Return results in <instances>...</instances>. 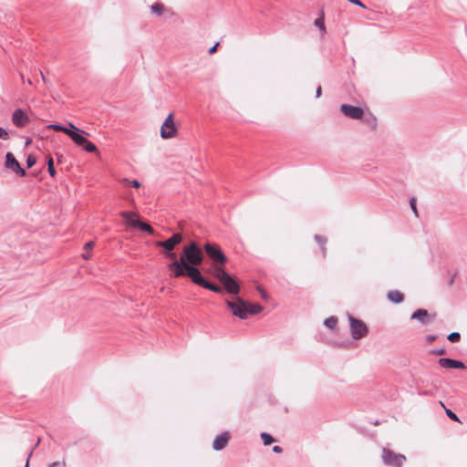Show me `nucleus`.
I'll return each mask as SVG.
<instances>
[{"label": "nucleus", "mask_w": 467, "mask_h": 467, "mask_svg": "<svg viewBox=\"0 0 467 467\" xmlns=\"http://www.w3.org/2000/svg\"><path fill=\"white\" fill-rule=\"evenodd\" d=\"M261 295H262L263 298H265V299L266 298V293L265 291H262Z\"/></svg>", "instance_id": "obj_47"}, {"label": "nucleus", "mask_w": 467, "mask_h": 467, "mask_svg": "<svg viewBox=\"0 0 467 467\" xmlns=\"http://www.w3.org/2000/svg\"><path fill=\"white\" fill-rule=\"evenodd\" d=\"M447 339L452 343L459 342L461 339V335L459 332H452L448 335Z\"/></svg>", "instance_id": "obj_33"}, {"label": "nucleus", "mask_w": 467, "mask_h": 467, "mask_svg": "<svg viewBox=\"0 0 467 467\" xmlns=\"http://www.w3.org/2000/svg\"><path fill=\"white\" fill-rule=\"evenodd\" d=\"M224 265H213V275L222 282L229 274L223 268Z\"/></svg>", "instance_id": "obj_18"}, {"label": "nucleus", "mask_w": 467, "mask_h": 467, "mask_svg": "<svg viewBox=\"0 0 467 467\" xmlns=\"http://www.w3.org/2000/svg\"><path fill=\"white\" fill-rule=\"evenodd\" d=\"M26 82H27L28 85H32V81L30 79H27Z\"/></svg>", "instance_id": "obj_49"}, {"label": "nucleus", "mask_w": 467, "mask_h": 467, "mask_svg": "<svg viewBox=\"0 0 467 467\" xmlns=\"http://www.w3.org/2000/svg\"><path fill=\"white\" fill-rule=\"evenodd\" d=\"M5 167L11 170L20 177H24L26 175V171L21 167L20 163L16 161L12 152L6 153Z\"/></svg>", "instance_id": "obj_9"}, {"label": "nucleus", "mask_w": 467, "mask_h": 467, "mask_svg": "<svg viewBox=\"0 0 467 467\" xmlns=\"http://www.w3.org/2000/svg\"><path fill=\"white\" fill-rule=\"evenodd\" d=\"M69 127L71 130L67 136L78 146H83L85 142H87V139L81 135V133H86L84 130H79L75 127L72 123H69Z\"/></svg>", "instance_id": "obj_14"}, {"label": "nucleus", "mask_w": 467, "mask_h": 467, "mask_svg": "<svg viewBox=\"0 0 467 467\" xmlns=\"http://www.w3.org/2000/svg\"><path fill=\"white\" fill-rule=\"evenodd\" d=\"M150 8L151 14H153L157 16H161L165 11V6L161 3H155V4L151 5Z\"/></svg>", "instance_id": "obj_21"}, {"label": "nucleus", "mask_w": 467, "mask_h": 467, "mask_svg": "<svg viewBox=\"0 0 467 467\" xmlns=\"http://www.w3.org/2000/svg\"><path fill=\"white\" fill-rule=\"evenodd\" d=\"M47 171L51 177H54L57 173L55 167L47 168Z\"/></svg>", "instance_id": "obj_42"}, {"label": "nucleus", "mask_w": 467, "mask_h": 467, "mask_svg": "<svg viewBox=\"0 0 467 467\" xmlns=\"http://www.w3.org/2000/svg\"><path fill=\"white\" fill-rule=\"evenodd\" d=\"M219 46V43L214 44L208 51L210 55L213 54L217 50V47Z\"/></svg>", "instance_id": "obj_41"}, {"label": "nucleus", "mask_w": 467, "mask_h": 467, "mask_svg": "<svg viewBox=\"0 0 467 467\" xmlns=\"http://www.w3.org/2000/svg\"><path fill=\"white\" fill-rule=\"evenodd\" d=\"M273 451L275 453H281L283 451V449L280 446L275 445L273 447Z\"/></svg>", "instance_id": "obj_43"}, {"label": "nucleus", "mask_w": 467, "mask_h": 467, "mask_svg": "<svg viewBox=\"0 0 467 467\" xmlns=\"http://www.w3.org/2000/svg\"><path fill=\"white\" fill-rule=\"evenodd\" d=\"M13 124L18 128L25 127L28 121V116L21 109H16L12 114Z\"/></svg>", "instance_id": "obj_12"}, {"label": "nucleus", "mask_w": 467, "mask_h": 467, "mask_svg": "<svg viewBox=\"0 0 467 467\" xmlns=\"http://www.w3.org/2000/svg\"><path fill=\"white\" fill-rule=\"evenodd\" d=\"M322 94V88L320 86L316 89V98H319Z\"/></svg>", "instance_id": "obj_44"}, {"label": "nucleus", "mask_w": 467, "mask_h": 467, "mask_svg": "<svg viewBox=\"0 0 467 467\" xmlns=\"http://www.w3.org/2000/svg\"><path fill=\"white\" fill-rule=\"evenodd\" d=\"M440 404L445 409V412H446V415L452 420L454 421H460L458 416L453 412L451 411L450 409H447L445 408L444 404L442 403V401H440Z\"/></svg>", "instance_id": "obj_30"}, {"label": "nucleus", "mask_w": 467, "mask_h": 467, "mask_svg": "<svg viewBox=\"0 0 467 467\" xmlns=\"http://www.w3.org/2000/svg\"><path fill=\"white\" fill-rule=\"evenodd\" d=\"M194 284L202 286L203 288H206L210 291H213L214 293H222V288L214 285L209 281H207L201 274V271L199 270V275H197L196 278L194 279Z\"/></svg>", "instance_id": "obj_13"}, {"label": "nucleus", "mask_w": 467, "mask_h": 467, "mask_svg": "<svg viewBox=\"0 0 467 467\" xmlns=\"http://www.w3.org/2000/svg\"><path fill=\"white\" fill-rule=\"evenodd\" d=\"M439 365L444 368H458V369H465L466 368L465 365L462 361L452 359L450 358H440Z\"/></svg>", "instance_id": "obj_15"}, {"label": "nucleus", "mask_w": 467, "mask_h": 467, "mask_svg": "<svg viewBox=\"0 0 467 467\" xmlns=\"http://www.w3.org/2000/svg\"><path fill=\"white\" fill-rule=\"evenodd\" d=\"M436 337H436L435 335H428V336L426 337V341H427L429 344H431V343H432L433 341H435Z\"/></svg>", "instance_id": "obj_40"}, {"label": "nucleus", "mask_w": 467, "mask_h": 467, "mask_svg": "<svg viewBox=\"0 0 467 467\" xmlns=\"http://www.w3.org/2000/svg\"><path fill=\"white\" fill-rule=\"evenodd\" d=\"M50 167H54V161H53L52 157L49 156L47 159V168H50Z\"/></svg>", "instance_id": "obj_45"}, {"label": "nucleus", "mask_w": 467, "mask_h": 467, "mask_svg": "<svg viewBox=\"0 0 467 467\" xmlns=\"http://www.w3.org/2000/svg\"><path fill=\"white\" fill-rule=\"evenodd\" d=\"M431 353L434 354V355H443L445 353V349L444 348H435L433 350H431Z\"/></svg>", "instance_id": "obj_39"}, {"label": "nucleus", "mask_w": 467, "mask_h": 467, "mask_svg": "<svg viewBox=\"0 0 467 467\" xmlns=\"http://www.w3.org/2000/svg\"><path fill=\"white\" fill-rule=\"evenodd\" d=\"M40 75H41L42 80H43L44 82H46V78H45L44 74H43L42 72H40Z\"/></svg>", "instance_id": "obj_48"}, {"label": "nucleus", "mask_w": 467, "mask_h": 467, "mask_svg": "<svg viewBox=\"0 0 467 467\" xmlns=\"http://www.w3.org/2000/svg\"><path fill=\"white\" fill-rule=\"evenodd\" d=\"M94 245H95V242H93V241H89L85 244V245H84L85 252L82 254V257L85 260H88L91 257L90 251L93 249Z\"/></svg>", "instance_id": "obj_24"}, {"label": "nucleus", "mask_w": 467, "mask_h": 467, "mask_svg": "<svg viewBox=\"0 0 467 467\" xmlns=\"http://www.w3.org/2000/svg\"><path fill=\"white\" fill-rule=\"evenodd\" d=\"M410 208H411L412 212L414 213L415 216L418 217V211H417V208H416V199H415V197L410 198Z\"/></svg>", "instance_id": "obj_35"}, {"label": "nucleus", "mask_w": 467, "mask_h": 467, "mask_svg": "<svg viewBox=\"0 0 467 467\" xmlns=\"http://www.w3.org/2000/svg\"><path fill=\"white\" fill-rule=\"evenodd\" d=\"M337 318L335 317H330L325 319V321H324V325L331 330L335 329V327H337Z\"/></svg>", "instance_id": "obj_28"}, {"label": "nucleus", "mask_w": 467, "mask_h": 467, "mask_svg": "<svg viewBox=\"0 0 467 467\" xmlns=\"http://www.w3.org/2000/svg\"><path fill=\"white\" fill-rule=\"evenodd\" d=\"M36 162V159L34 155H28L27 158H26V166L27 168H31L32 166H34Z\"/></svg>", "instance_id": "obj_34"}, {"label": "nucleus", "mask_w": 467, "mask_h": 467, "mask_svg": "<svg viewBox=\"0 0 467 467\" xmlns=\"http://www.w3.org/2000/svg\"><path fill=\"white\" fill-rule=\"evenodd\" d=\"M177 135V128L173 121V114L170 113L161 127V137L162 139H171Z\"/></svg>", "instance_id": "obj_8"}, {"label": "nucleus", "mask_w": 467, "mask_h": 467, "mask_svg": "<svg viewBox=\"0 0 467 467\" xmlns=\"http://www.w3.org/2000/svg\"><path fill=\"white\" fill-rule=\"evenodd\" d=\"M203 248L208 257L213 262V265H225L227 262L226 255L218 244L207 242Z\"/></svg>", "instance_id": "obj_4"}, {"label": "nucleus", "mask_w": 467, "mask_h": 467, "mask_svg": "<svg viewBox=\"0 0 467 467\" xmlns=\"http://www.w3.org/2000/svg\"><path fill=\"white\" fill-rule=\"evenodd\" d=\"M39 442H40V440L38 439L36 443V445H35V447L37 446L39 444Z\"/></svg>", "instance_id": "obj_50"}, {"label": "nucleus", "mask_w": 467, "mask_h": 467, "mask_svg": "<svg viewBox=\"0 0 467 467\" xmlns=\"http://www.w3.org/2000/svg\"><path fill=\"white\" fill-rule=\"evenodd\" d=\"M226 304L234 317H237L241 319H246L248 317L246 301L241 297H236L234 301L227 300Z\"/></svg>", "instance_id": "obj_7"}, {"label": "nucleus", "mask_w": 467, "mask_h": 467, "mask_svg": "<svg viewBox=\"0 0 467 467\" xmlns=\"http://www.w3.org/2000/svg\"><path fill=\"white\" fill-rule=\"evenodd\" d=\"M182 241V235L179 233L172 234L170 238L164 241H157L155 245L163 248V254L166 258L171 259L177 257L173 253V249L177 244Z\"/></svg>", "instance_id": "obj_3"}, {"label": "nucleus", "mask_w": 467, "mask_h": 467, "mask_svg": "<svg viewBox=\"0 0 467 467\" xmlns=\"http://www.w3.org/2000/svg\"><path fill=\"white\" fill-rule=\"evenodd\" d=\"M350 332L351 337L358 340L366 337L368 333L367 325L360 319H357L352 316H349Z\"/></svg>", "instance_id": "obj_6"}, {"label": "nucleus", "mask_w": 467, "mask_h": 467, "mask_svg": "<svg viewBox=\"0 0 467 467\" xmlns=\"http://www.w3.org/2000/svg\"><path fill=\"white\" fill-rule=\"evenodd\" d=\"M203 254L196 242H191L189 244L184 245L182 249V255L179 258L183 260L188 265L197 267L203 261Z\"/></svg>", "instance_id": "obj_2"}, {"label": "nucleus", "mask_w": 467, "mask_h": 467, "mask_svg": "<svg viewBox=\"0 0 467 467\" xmlns=\"http://www.w3.org/2000/svg\"><path fill=\"white\" fill-rule=\"evenodd\" d=\"M48 467H67L64 462H55L49 464Z\"/></svg>", "instance_id": "obj_38"}, {"label": "nucleus", "mask_w": 467, "mask_h": 467, "mask_svg": "<svg viewBox=\"0 0 467 467\" xmlns=\"http://www.w3.org/2000/svg\"><path fill=\"white\" fill-rule=\"evenodd\" d=\"M225 290L232 295H238L240 292V287L237 282L228 275L222 282Z\"/></svg>", "instance_id": "obj_16"}, {"label": "nucleus", "mask_w": 467, "mask_h": 467, "mask_svg": "<svg viewBox=\"0 0 467 467\" xmlns=\"http://www.w3.org/2000/svg\"><path fill=\"white\" fill-rule=\"evenodd\" d=\"M47 128L57 130V131H62L67 135H68L69 131L71 130V128H67V127L60 125V124H50V125H48Z\"/></svg>", "instance_id": "obj_26"}, {"label": "nucleus", "mask_w": 467, "mask_h": 467, "mask_svg": "<svg viewBox=\"0 0 467 467\" xmlns=\"http://www.w3.org/2000/svg\"><path fill=\"white\" fill-rule=\"evenodd\" d=\"M133 227H138L140 230L149 233L150 234H154L153 228L150 224H148L140 220L139 222H136L135 223H133Z\"/></svg>", "instance_id": "obj_23"}, {"label": "nucleus", "mask_w": 467, "mask_h": 467, "mask_svg": "<svg viewBox=\"0 0 467 467\" xmlns=\"http://www.w3.org/2000/svg\"><path fill=\"white\" fill-rule=\"evenodd\" d=\"M246 306H247V317L249 315H256L263 310V306L257 303L250 304V303L246 302Z\"/></svg>", "instance_id": "obj_20"}, {"label": "nucleus", "mask_w": 467, "mask_h": 467, "mask_svg": "<svg viewBox=\"0 0 467 467\" xmlns=\"http://www.w3.org/2000/svg\"><path fill=\"white\" fill-rule=\"evenodd\" d=\"M348 1L358 5V6H360L361 8H364V9L367 8V6L360 0H348Z\"/></svg>", "instance_id": "obj_37"}, {"label": "nucleus", "mask_w": 467, "mask_h": 467, "mask_svg": "<svg viewBox=\"0 0 467 467\" xmlns=\"http://www.w3.org/2000/svg\"><path fill=\"white\" fill-rule=\"evenodd\" d=\"M315 26L320 29L322 35L326 34V26L324 23V15L322 14L319 17H317L315 22Z\"/></svg>", "instance_id": "obj_27"}, {"label": "nucleus", "mask_w": 467, "mask_h": 467, "mask_svg": "<svg viewBox=\"0 0 467 467\" xmlns=\"http://www.w3.org/2000/svg\"><path fill=\"white\" fill-rule=\"evenodd\" d=\"M121 216H122V218L125 219L126 223L130 225V226H133V223H135L136 222L140 221V220H136V219H132L131 218L132 216H136V213H133V212H130V211L122 212L121 213Z\"/></svg>", "instance_id": "obj_22"}, {"label": "nucleus", "mask_w": 467, "mask_h": 467, "mask_svg": "<svg viewBox=\"0 0 467 467\" xmlns=\"http://www.w3.org/2000/svg\"><path fill=\"white\" fill-rule=\"evenodd\" d=\"M171 262L167 265L168 269L171 271V276L181 277L187 275L194 282L197 275H199L200 269L198 267L188 265L183 260H180L177 257L171 258Z\"/></svg>", "instance_id": "obj_1"}, {"label": "nucleus", "mask_w": 467, "mask_h": 467, "mask_svg": "<svg viewBox=\"0 0 467 467\" xmlns=\"http://www.w3.org/2000/svg\"><path fill=\"white\" fill-rule=\"evenodd\" d=\"M261 439L263 440L265 445H270L275 441V439L266 432L261 433Z\"/></svg>", "instance_id": "obj_29"}, {"label": "nucleus", "mask_w": 467, "mask_h": 467, "mask_svg": "<svg viewBox=\"0 0 467 467\" xmlns=\"http://www.w3.org/2000/svg\"><path fill=\"white\" fill-rule=\"evenodd\" d=\"M84 150L88 152H95L97 151V147L94 143L87 140V142L82 146Z\"/></svg>", "instance_id": "obj_31"}, {"label": "nucleus", "mask_w": 467, "mask_h": 467, "mask_svg": "<svg viewBox=\"0 0 467 467\" xmlns=\"http://www.w3.org/2000/svg\"><path fill=\"white\" fill-rule=\"evenodd\" d=\"M230 440V434L228 431H224L222 434L215 437L213 442V449L214 451H221L227 446Z\"/></svg>", "instance_id": "obj_17"}, {"label": "nucleus", "mask_w": 467, "mask_h": 467, "mask_svg": "<svg viewBox=\"0 0 467 467\" xmlns=\"http://www.w3.org/2000/svg\"><path fill=\"white\" fill-rule=\"evenodd\" d=\"M340 111L348 118L353 119H360L363 117L364 111L360 107L352 106L349 104H342Z\"/></svg>", "instance_id": "obj_10"}, {"label": "nucleus", "mask_w": 467, "mask_h": 467, "mask_svg": "<svg viewBox=\"0 0 467 467\" xmlns=\"http://www.w3.org/2000/svg\"><path fill=\"white\" fill-rule=\"evenodd\" d=\"M436 314H429L426 309H417L410 316L411 320H418L422 325H427L431 322H433L436 318Z\"/></svg>", "instance_id": "obj_11"}, {"label": "nucleus", "mask_w": 467, "mask_h": 467, "mask_svg": "<svg viewBox=\"0 0 467 467\" xmlns=\"http://www.w3.org/2000/svg\"><path fill=\"white\" fill-rule=\"evenodd\" d=\"M33 450H34V449H32V450H31V451H30V452H29V454H28V458H27V461H26V463L25 467H28L29 458L31 457V455H32V453H33Z\"/></svg>", "instance_id": "obj_46"}, {"label": "nucleus", "mask_w": 467, "mask_h": 467, "mask_svg": "<svg viewBox=\"0 0 467 467\" xmlns=\"http://www.w3.org/2000/svg\"><path fill=\"white\" fill-rule=\"evenodd\" d=\"M381 459L383 463L389 467H401L406 462L405 455L395 453L393 451L387 448H383Z\"/></svg>", "instance_id": "obj_5"}, {"label": "nucleus", "mask_w": 467, "mask_h": 467, "mask_svg": "<svg viewBox=\"0 0 467 467\" xmlns=\"http://www.w3.org/2000/svg\"><path fill=\"white\" fill-rule=\"evenodd\" d=\"M315 240L319 244V246H320V248L322 250V253H323V256L325 257L326 256V252H327V249H326L327 238L324 237V236L316 234L315 235Z\"/></svg>", "instance_id": "obj_25"}, {"label": "nucleus", "mask_w": 467, "mask_h": 467, "mask_svg": "<svg viewBox=\"0 0 467 467\" xmlns=\"http://www.w3.org/2000/svg\"><path fill=\"white\" fill-rule=\"evenodd\" d=\"M0 139H2L4 140H9V133H8V131L5 129L2 128V127H0Z\"/></svg>", "instance_id": "obj_36"}, {"label": "nucleus", "mask_w": 467, "mask_h": 467, "mask_svg": "<svg viewBox=\"0 0 467 467\" xmlns=\"http://www.w3.org/2000/svg\"><path fill=\"white\" fill-rule=\"evenodd\" d=\"M122 182L127 185V186H132L134 188H140V182L138 181V180H129L127 178H124L122 179Z\"/></svg>", "instance_id": "obj_32"}, {"label": "nucleus", "mask_w": 467, "mask_h": 467, "mask_svg": "<svg viewBox=\"0 0 467 467\" xmlns=\"http://www.w3.org/2000/svg\"><path fill=\"white\" fill-rule=\"evenodd\" d=\"M387 298L394 304H400L404 300L403 294L398 290L389 291L387 294Z\"/></svg>", "instance_id": "obj_19"}]
</instances>
